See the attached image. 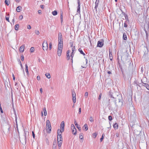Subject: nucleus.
I'll list each match as a JSON object with an SVG mask.
<instances>
[{
    "mask_svg": "<svg viewBox=\"0 0 149 149\" xmlns=\"http://www.w3.org/2000/svg\"><path fill=\"white\" fill-rule=\"evenodd\" d=\"M46 127L47 132L50 133L51 131V126L49 120H47L46 121Z\"/></svg>",
    "mask_w": 149,
    "mask_h": 149,
    "instance_id": "f257e3e1",
    "label": "nucleus"
},
{
    "mask_svg": "<svg viewBox=\"0 0 149 149\" xmlns=\"http://www.w3.org/2000/svg\"><path fill=\"white\" fill-rule=\"evenodd\" d=\"M42 49L44 50H47L48 49V45L47 42L45 40L42 44Z\"/></svg>",
    "mask_w": 149,
    "mask_h": 149,
    "instance_id": "f03ea898",
    "label": "nucleus"
},
{
    "mask_svg": "<svg viewBox=\"0 0 149 149\" xmlns=\"http://www.w3.org/2000/svg\"><path fill=\"white\" fill-rule=\"evenodd\" d=\"M71 129L72 130V133L74 134L75 135L76 134L77 130L76 129L73 124L71 125Z\"/></svg>",
    "mask_w": 149,
    "mask_h": 149,
    "instance_id": "7ed1b4c3",
    "label": "nucleus"
},
{
    "mask_svg": "<svg viewBox=\"0 0 149 149\" xmlns=\"http://www.w3.org/2000/svg\"><path fill=\"white\" fill-rule=\"evenodd\" d=\"M104 41L103 40L98 41L97 42V46L99 47H102L104 45Z\"/></svg>",
    "mask_w": 149,
    "mask_h": 149,
    "instance_id": "20e7f679",
    "label": "nucleus"
},
{
    "mask_svg": "<svg viewBox=\"0 0 149 149\" xmlns=\"http://www.w3.org/2000/svg\"><path fill=\"white\" fill-rule=\"evenodd\" d=\"M63 47H61L60 48L59 47H58V50H57V54L59 56H60L61 55V54L62 52V49Z\"/></svg>",
    "mask_w": 149,
    "mask_h": 149,
    "instance_id": "39448f33",
    "label": "nucleus"
},
{
    "mask_svg": "<svg viewBox=\"0 0 149 149\" xmlns=\"http://www.w3.org/2000/svg\"><path fill=\"white\" fill-rule=\"evenodd\" d=\"M78 6L77 7V12L78 13L80 14V3L79 2V0H78Z\"/></svg>",
    "mask_w": 149,
    "mask_h": 149,
    "instance_id": "423d86ee",
    "label": "nucleus"
},
{
    "mask_svg": "<svg viewBox=\"0 0 149 149\" xmlns=\"http://www.w3.org/2000/svg\"><path fill=\"white\" fill-rule=\"evenodd\" d=\"M63 40H58V47H59L60 48H61V47H63Z\"/></svg>",
    "mask_w": 149,
    "mask_h": 149,
    "instance_id": "0eeeda50",
    "label": "nucleus"
},
{
    "mask_svg": "<svg viewBox=\"0 0 149 149\" xmlns=\"http://www.w3.org/2000/svg\"><path fill=\"white\" fill-rule=\"evenodd\" d=\"M64 121H62L61 124L60 126V128L62 129V131H64Z\"/></svg>",
    "mask_w": 149,
    "mask_h": 149,
    "instance_id": "6e6552de",
    "label": "nucleus"
},
{
    "mask_svg": "<svg viewBox=\"0 0 149 149\" xmlns=\"http://www.w3.org/2000/svg\"><path fill=\"white\" fill-rule=\"evenodd\" d=\"M72 52L71 53V57L72 58L74 56V52L75 51L76 49L75 48V47L74 46L72 48Z\"/></svg>",
    "mask_w": 149,
    "mask_h": 149,
    "instance_id": "1a4fd4ad",
    "label": "nucleus"
},
{
    "mask_svg": "<svg viewBox=\"0 0 149 149\" xmlns=\"http://www.w3.org/2000/svg\"><path fill=\"white\" fill-rule=\"evenodd\" d=\"M58 40H63L62 35L61 32H59L58 34Z\"/></svg>",
    "mask_w": 149,
    "mask_h": 149,
    "instance_id": "9d476101",
    "label": "nucleus"
},
{
    "mask_svg": "<svg viewBox=\"0 0 149 149\" xmlns=\"http://www.w3.org/2000/svg\"><path fill=\"white\" fill-rule=\"evenodd\" d=\"M109 58L110 60L112 61L113 57L112 56V52L111 51L110 49H109Z\"/></svg>",
    "mask_w": 149,
    "mask_h": 149,
    "instance_id": "9b49d317",
    "label": "nucleus"
},
{
    "mask_svg": "<svg viewBox=\"0 0 149 149\" xmlns=\"http://www.w3.org/2000/svg\"><path fill=\"white\" fill-rule=\"evenodd\" d=\"M57 146L56 140L54 141L53 142V149H56Z\"/></svg>",
    "mask_w": 149,
    "mask_h": 149,
    "instance_id": "f8f14e48",
    "label": "nucleus"
},
{
    "mask_svg": "<svg viewBox=\"0 0 149 149\" xmlns=\"http://www.w3.org/2000/svg\"><path fill=\"white\" fill-rule=\"evenodd\" d=\"M24 45H23L20 47L19 50L20 52H24Z\"/></svg>",
    "mask_w": 149,
    "mask_h": 149,
    "instance_id": "ddd939ff",
    "label": "nucleus"
},
{
    "mask_svg": "<svg viewBox=\"0 0 149 149\" xmlns=\"http://www.w3.org/2000/svg\"><path fill=\"white\" fill-rule=\"evenodd\" d=\"M25 71L27 73V76H29V73L28 71V68L27 64L25 65Z\"/></svg>",
    "mask_w": 149,
    "mask_h": 149,
    "instance_id": "4468645a",
    "label": "nucleus"
},
{
    "mask_svg": "<svg viewBox=\"0 0 149 149\" xmlns=\"http://www.w3.org/2000/svg\"><path fill=\"white\" fill-rule=\"evenodd\" d=\"M142 85L145 87L147 89L149 90V85L147 83H143Z\"/></svg>",
    "mask_w": 149,
    "mask_h": 149,
    "instance_id": "2eb2a0df",
    "label": "nucleus"
},
{
    "mask_svg": "<svg viewBox=\"0 0 149 149\" xmlns=\"http://www.w3.org/2000/svg\"><path fill=\"white\" fill-rule=\"evenodd\" d=\"M57 141H62V138L61 134H59L57 136Z\"/></svg>",
    "mask_w": 149,
    "mask_h": 149,
    "instance_id": "dca6fc26",
    "label": "nucleus"
},
{
    "mask_svg": "<svg viewBox=\"0 0 149 149\" xmlns=\"http://www.w3.org/2000/svg\"><path fill=\"white\" fill-rule=\"evenodd\" d=\"M22 9V7L21 6H19L16 8V11L18 12H19Z\"/></svg>",
    "mask_w": 149,
    "mask_h": 149,
    "instance_id": "f3484780",
    "label": "nucleus"
},
{
    "mask_svg": "<svg viewBox=\"0 0 149 149\" xmlns=\"http://www.w3.org/2000/svg\"><path fill=\"white\" fill-rule=\"evenodd\" d=\"M100 0H96L95 2V9H97V8L98 6V4Z\"/></svg>",
    "mask_w": 149,
    "mask_h": 149,
    "instance_id": "a211bd4d",
    "label": "nucleus"
},
{
    "mask_svg": "<svg viewBox=\"0 0 149 149\" xmlns=\"http://www.w3.org/2000/svg\"><path fill=\"white\" fill-rule=\"evenodd\" d=\"M109 96L111 98H113L115 99H116V97H114L113 96V95H112V93L111 91H109Z\"/></svg>",
    "mask_w": 149,
    "mask_h": 149,
    "instance_id": "6ab92c4d",
    "label": "nucleus"
},
{
    "mask_svg": "<svg viewBox=\"0 0 149 149\" xmlns=\"http://www.w3.org/2000/svg\"><path fill=\"white\" fill-rule=\"evenodd\" d=\"M74 123L75 126H76V127L78 128V130L79 131H81V127H79L78 126V125L77 124V123L76 122V120H75V121H74Z\"/></svg>",
    "mask_w": 149,
    "mask_h": 149,
    "instance_id": "aec40b11",
    "label": "nucleus"
},
{
    "mask_svg": "<svg viewBox=\"0 0 149 149\" xmlns=\"http://www.w3.org/2000/svg\"><path fill=\"white\" fill-rule=\"evenodd\" d=\"M113 127L115 129H117L118 128V125L117 123H115L113 125Z\"/></svg>",
    "mask_w": 149,
    "mask_h": 149,
    "instance_id": "412c9836",
    "label": "nucleus"
},
{
    "mask_svg": "<svg viewBox=\"0 0 149 149\" xmlns=\"http://www.w3.org/2000/svg\"><path fill=\"white\" fill-rule=\"evenodd\" d=\"M71 51L70 50H68L67 51V56L68 60H69L70 58V56H69V53Z\"/></svg>",
    "mask_w": 149,
    "mask_h": 149,
    "instance_id": "4be33fe9",
    "label": "nucleus"
},
{
    "mask_svg": "<svg viewBox=\"0 0 149 149\" xmlns=\"http://www.w3.org/2000/svg\"><path fill=\"white\" fill-rule=\"evenodd\" d=\"M63 132V131H62V129H58L57 130L58 135H59V134H61V133Z\"/></svg>",
    "mask_w": 149,
    "mask_h": 149,
    "instance_id": "5701e85b",
    "label": "nucleus"
},
{
    "mask_svg": "<svg viewBox=\"0 0 149 149\" xmlns=\"http://www.w3.org/2000/svg\"><path fill=\"white\" fill-rule=\"evenodd\" d=\"M84 128V130H85L86 131L88 130V127L87 125L86 124H85L83 127V128Z\"/></svg>",
    "mask_w": 149,
    "mask_h": 149,
    "instance_id": "b1692460",
    "label": "nucleus"
},
{
    "mask_svg": "<svg viewBox=\"0 0 149 149\" xmlns=\"http://www.w3.org/2000/svg\"><path fill=\"white\" fill-rule=\"evenodd\" d=\"M43 111L44 112V115L45 116H46L47 114V112L46 110V109L45 107H44V108H43Z\"/></svg>",
    "mask_w": 149,
    "mask_h": 149,
    "instance_id": "393cba45",
    "label": "nucleus"
},
{
    "mask_svg": "<svg viewBox=\"0 0 149 149\" xmlns=\"http://www.w3.org/2000/svg\"><path fill=\"white\" fill-rule=\"evenodd\" d=\"M78 50L80 52L81 54H83L84 56L85 55V54L83 52V51L81 48H79L78 49Z\"/></svg>",
    "mask_w": 149,
    "mask_h": 149,
    "instance_id": "a878e982",
    "label": "nucleus"
},
{
    "mask_svg": "<svg viewBox=\"0 0 149 149\" xmlns=\"http://www.w3.org/2000/svg\"><path fill=\"white\" fill-rule=\"evenodd\" d=\"M45 75L46 76V77L47 78L49 79L50 78V75L49 73H46L45 74Z\"/></svg>",
    "mask_w": 149,
    "mask_h": 149,
    "instance_id": "bb28decb",
    "label": "nucleus"
},
{
    "mask_svg": "<svg viewBox=\"0 0 149 149\" xmlns=\"http://www.w3.org/2000/svg\"><path fill=\"white\" fill-rule=\"evenodd\" d=\"M19 27V25L18 24H16L15 26V29L16 30H18Z\"/></svg>",
    "mask_w": 149,
    "mask_h": 149,
    "instance_id": "cd10ccee",
    "label": "nucleus"
},
{
    "mask_svg": "<svg viewBox=\"0 0 149 149\" xmlns=\"http://www.w3.org/2000/svg\"><path fill=\"white\" fill-rule=\"evenodd\" d=\"M52 13L53 15L55 16L57 14V12L56 10H54L52 12Z\"/></svg>",
    "mask_w": 149,
    "mask_h": 149,
    "instance_id": "c85d7f7f",
    "label": "nucleus"
},
{
    "mask_svg": "<svg viewBox=\"0 0 149 149\" xmlns=\"http://www.w3.org/2000/svg\"><path fill=\"white\" fill-rule=\"evenodd\" d=\"M62 141H58V146H61L62 144Z\"/></svg>",
    "mask_w": 149,
    "mask_h": 149,
    "instance_id": "c756f323",
    "label": "nucleus"
},
{
    "mask_svg": "<svg viewBox=\"0 0 149 149\" xmlns=\"http://www.w3.org/2000/svg\"><path fill=\"white\" fill-rule=\"evenodd\" d=\"M76 94L75 93V95L74 97H72V100L74 103H75L76 102V98L75 97Z\"/></svg>",
    "mask_w": 149,
    "mask_h": 149,
    "instance_id": "7c9ffc66",
    "label": "nucleus"
},
{
    "mask_svg": "<svg viewBox=\"0 0 149 149\" xmlns=\"http://www.w3.org/2000/svg\"><path fill=\"white\" fill-rule=\"evenodd\" d=\"M5 4L7 6H8L10 3V1L9 0H5Z\"/></svg>",
    "mask_w": 149,
    "mask_h": 149,
    "instance_id": "2f4dec72",
    "label": "nucleus"
},
{
    "mask_svg": "<svg viewBox=\"0 0 149 149\" xmlns=\"http://www.w3.org/2000/svg\"><path fill=\"white\" fill-rule=\"evenodd\" d=\"M123 39L125 40H126L127 39V36L124 33L123 34Z\"/></svg>",
    "mask_w": 149,
    "mask_h": 149,
    "instance_id": "473e14b6",
    "label": "nucleus"
},
{
    "mask_svg": "<svg viewBox=\"0 0 149 149\" xmlns=\"http://www.w3.org/2000/svg\"><path fill=\"white\" fill-rule=\"evenodd\" d=\"M61 23H62L63 21V13H61Z\"/></svg>",
    "mask_w": 149,
    "mask_h": 149,
    "instance_id": "72a5a7b5",
    "label": "nucleus"
},
{
    "mask_svg": "<svg viewBox=\"0 0 149 149\" xmlns=\"http://www.w3.org/2000/svg\"><path fill=\"white\" fill-rule=\"evenodd\" d=\"M104 133H103L102 134V137L100 139V142H102V140L104 138Z\"/></svg>",
    "mask_w": 149,
    "mask_h": 149,
    "instance_id": "f704fd0d",
    "label": "nucleus"
},
{
    "mask_svg": "<svg viewBox=\"0 0 149 149\" xmlns=\"http://www.w3.org/2000/svg\"><path fill=\"white\" fill-rule=\"evenodd\" d=\"M70 45V47H71L72 48L74 46H73V42L72 41H71L69 43Z\"/></svg>",
    "mask_w": 149,
    "mask_h": 149,
    "instance_id": "c9c22d12",
    "label": "nucleus"
},
{
    "mask_svg": "<svg viewBox=\"0 0 149 149\" xmlns=\"http://www.w3.org/2000/svg\"><path fill=\"white\" fill-rule=\"evenodd\" d=\"M79 138L81 139H83V134L82 133H81L80 134Z\"/></svg>",
    "mask_w": 149,
    "mask_h": 149,
    "instance_id": "e433bc0d",
    "label": "nucleus"
},
{
    "mask_svg": "<svg viewBox=\"0 0 149 149\" xmlns=\"http://www.w3.org/2000/svg\"><path fill=\"white\" fill-rule=\"evenodd\" d=\"M34 47H31L30 50V52H34Z\"/></svg>",
    "mask_w": 149,
    "mask_h": 149,
    "instance_id": "4c0bfd02",
    "label": "nucleus"
},
{
    "mask_svg": "<svg viewBox=\"0 0 149 149\" xmlns=\"http://www.w3.org/2000/svg\"><path fill=\"white\" fill-rule=\"evenodd\" d=\"M127 21H126L125 22V23H124V27H127Z\"/></svg>",
    "mask_w": 149,
    "mask_h": 149,
    "instance_id": "58836bf2",
    "label": "nucleus"
},
{
    "mask_svg": "<svg viewBox=\"0 0 149 149\" xmlns=\"http://www.w3.org/2000/svg\"><path fill=\"white\" fill-rule=\"evenodd\" d=\"M15 120L16 123V124L17 125V115L16 114V113H15Z\"/></svg>",
    "mask_w": 149,
    "mask_h": 149,
    "instance_id": "ea45409f",
    "label": "nucleus"
},
{
    "mask_svg": "<svg viewBox=\"0 0 149 149\" xmlns=\"http://www.w3.org/2000/svg\"><path fill=\"white\" fill-rule=\"evenodd\" d=\"M90 121L91 122H93L94 121V120H93V118L92 116H90Z\"/></svg>",
    "mask_w": 149,
    "mask_h": 149,
    "instance_id": "a19ab883",
    "label": "nucleus"
},
{
    "mask_svg": "<svg viewBox=\"0 0 149 149\" xmlns=\"http://www.w3.org/2000/svg\"><path fill=\"white\" fill-rule=\"evenodd\" d=\"M35 33L37 35H38L40 33L39 31L37 30L35 31Z\"/></svg>",
    "mask_w": 149,
    "mask_h": 149,
    "instance_id": "79ce46f5",
    "label": "nucleus"
},
{
    "mask_svg": "<svg viewBox=\"0 0 149 149\" xmlns=\"http://www.w3.org/2000/svg\"><path fill=\"white\" fill-rule=\"evenodd\" d=\"M93 136H94V137L95 138L97 135V133L95 132V133L93 134Z\"/></svg>",
    "mask_w": 149,
    "mask_h": 149,
    "instance_id": "37998d69",
    "label": "nucleus"
},
{
    "mask_svg": "<svg viewBox=\"0 0 149 149\" xmlns=\"http://www.w3.org/2000/svg\"><path fill=\"white\" fill-rule=\"evenodd\" d=\"M52 44L51 43H50L49 46V49L51 50L52 49Z\"/></svg>",
    "mask_w": 149,
    "mask_h": 149,
    "instance_id": "c03bdc74",
    "label": "nucleus"
},
{
    "mask_svg": "<svg viewBox=\"0 0 149 149\" xmlns=\"http://www.w3.org/2000/svg\"><path fill=\"white\" fill-rule=\"evenodd\" d=\"M108 119L109 120H111L112 119V117L111 116H108Z\"/></svg>",
    "mask_w": 149,
    "mask_h": 149,
    "instance_id": "a18cd8bd",
    "label": "nucleus"
},
{
    "mask_svg": "<svg viewBox=\"0 0 149 149\" xmlns=\"http://www.w3.org/2000/svg\"><path fill=\"white\" fill-rule=\"evenodd\" d=\"M88 92H86L85 93V96L86 97H88Z\"/></svg>",
    "mask_w": 149,
    "mask_h": 149,
    "instance_id": "49530a36",
    "label": "nucleus"
},
{
    "mask_svg": "<svg viewBox=\"0 0 149 149\" xmlns=\"http://www.w3.org/2000/svg\"><path fill=\"white\" fill-rule=\"evenodd\" d=\"M6 20L8 22H9V17L6 16Z\"/></svg>",
    "mask_w": 149,
    "mask_h": 149,
    "instance_id": "de8ad7c7",
    "label": "nucleus"
},
{
    "mask_svg": "<svg viewBox=\"0 0 149 149\" xmlns=\"http://www.w3.org/2000/svg\"><path fill=\"white\" fill-rule=\"evenodd\" d=\"M23 17V16L22 15H20L19 16V19L20 20H21L22 19Z\"/></svg>",
    "mask_w": 149,
    "mask_h": 149,
    "instance_id": "09e8293b",
    "label": "nucleus"
},
{
    "mask_svg": "<svg viewBox=\"0 0 149 149\" xmlns=\"http://www.w3.org/2000/svg\"><path fill=\"white\" fill-rule=\"evenodd\" d=\"M18 61L19 62V63L20 64V66L22 68V63H21V62L20 61V59H18Z\"/></svg>",
    "mask_w": 149,
    "mask_h": 149,
    "instance_id": "8fccbe9b",
    "label": "nucleus"
},
{
    "mask_svg": "<svg viewBox=\"0 0 149 149\" xmlns=\"http://www.w3.org/2000/svg\"><path fill=\"white\" fill-rule=\"evenodd\" d=\"M116 99H114V102L116 105V106L117 107V105L116 104Z\"/></svg>",
    "mask_w": 149,
    "mask_h": 149,
    "instance_id": "3c124183",
    "label": "nucleus"
},
{
    "mask_svg": "<svg viewBox=\"0 0 149 149\" xmlns=\"http://www.w3.org/2000/svg\"><path fill=\"white\" fill-rule=\"evenodd\" d=\"M27 28L28 29H31V26L30 25H29L27 26Z\"/></svg>",
    "mask_w": 149,
    "mask_h": 149,
    "instance_id": "603ef678",
    "label": "nucleus"
},
{
    "mask_svg": "<svg viewBox=\"0 0 149 149\" xmlns=\"http://www.w3.org/2000/svg\"><path fill=\"white\" fill-rule=\"evenodd\" d=\"M21 60L22 61H24V57L23 56V55H22L21 56Z\"/></svg>",
    "mask_w": 149,
    "mask_h": 149,
    "instance_id": "864d4df0",
    "label": "nucleus"
},
{
    "mask_svg": "<svg viewBox=\"0 0 149 149\" xmlns=\"http://www.w3.org/2000/svg\"><path fill=\"white\" fill-rule=\"evenodd\" d=\"M0 111L1 112V113H3V111L2 110V108L1 106H0Z\"/></svg>",
    "mask_w": 149,
    "mask_h": 149,
    "instance_id": "5fc2aeb1",
    "label": "nucleus"
},
{
    "mask_svg": "<svg viewBox=\"0 0 149 149\" xmlns=\"http://www.w3.org/2000/svg\"><path fill=\"white\" fill-rule=\"evenodd\" d=\"M102 95V94L101 93H100V94L99 97H98V100H100V99L101 98V97Z\"/></svg>",
    "mask_w": 149,
    "mask_h": 149,
    "instance_id": "6e6d98bb",
    "label": "nucleus"
},
{
    "mask_svg": "<svg viewBox=\"0 0 149 149\" xmlns=\"http://www.w3.org/2000/svg\"><path fill=\"white\" fill-rule=\"evenodd\" d=\"M37 79L38 80H40V77L39 76H38L37 77Z\"/></svg>",
    "mask_w": 149,
    "mask_h": 149,
    "instance_id": "4d7b16f0",
    "label": "nucleus"
},
{
    "mask_svg": "<svg viewBox=\"0 0 149 149\" xmlns=\"http://www.w3.org/2000/svg\"><path fill=\"white\" fill-rule=\"evenodd\" d=\"M32 135H33V138H35V134L34 133V132L33 131L32 132Z\"/></svg>",
    "mask_w": 149,
    "mask_h": 149,
    "instance_id": "13d9d810",
    "label": "nucleus"
},
{
    "mask_svg": "<svg viewBox=\"0 0 149 149\" xmlns=\"http://www.w3.org/2000/svg\"><path fill=\"white\" fill-rule=\"evenodd\" d=\"M81 108H80L79 109V113L80 114L81 113Z\"/></svg>",
    "mask_w": 149,
    "mask_h": 149,
    "instance_id": "bf43d9fd",
    "label": "nucleus"
},
{
    "mask_svg": "<svg viewBox=\"0 0 149 149\" xmlns=\"http://www.w3.org/2000/svg\"><path fill=\"white\" fill-rule=\"evenodd\" d=\"M74 93L75 94V92L74 91H72V97H74Z\"/></svg>",
    "mask_w": 149,
    "mask_h": 149,
    "instance_id": "052dcab7",
    "label": "nucleus"
},
{
    "mask_svg": "<svg viewBox=\"0 0 149 149\" xmlns=\"http://www.w3.org/2000/svg\"><path fill=\"white\" fill-rule=\"evenodd\" d=\"M13 80H15V77L14 75L13 74Z\"/></svg>",
    "mask_w": 149,
    "mask_h": 149,
    "instance_id": "680f3d73",
    "label": "nucleus"
},
{
    "mask_svg": "<svg viewBox=\"0 0 149 149\" xmlns=\"http://www.w3.org/2000/svg\"><path fill=\"white\" fill-rule=\"evenodd\" d=\"M40 91L41 93H42V88L40 89Z\"/></svg>",
    "mask_w": 149,
    "mask_h": 149,
    "instance_id": "e2e57ef3",
    "label": "nucleus"
},
{
    "mask_svg": "<svg viewBox=\"0 0 149 149\" xmlns=\"http://www.w3.org/2000/svg\"><path fill=\"white\" fill-rule=\"evenodd\" d=\"M38 13H39V14H41V10H39L38 11Z\"/></svg>",
    "mask_w": 149,
    "mask_h": 149,
    "instance_id": "0e129e2a",
    "label": "nucleus"
},
{
    "mask_svg": "<svg viewBox=\"0 0 149 149\" xmlns=\"http://www.w3.org/2000/svg\"><path fill=\"white\" fill-rule=\"evenodd\" d=\"M40 6L42 9H43L44 8V7L43 5H41Z\"/></svg>",
    "mask_w": 149,
    "mask_h": 149,
    "instance_id": "69168bd1",
    "label": "nucleus"
},
{
    "mask_svg": "<svg viewBox=\"0 0 149 149\" xmlns=\"http://www.w3.org/2000/svg\"><path fill=\"white\" fill-rule=\"evenodd\" d=\"M107 73L108 74H111V71H108Z\"/></svg>",
    "mask_w": 149,
    "mask_h": 149,
    "instance_id": "338daca9",
    "label": "nucleus"
},
{
    "mask_svg": "<svg viewBox=\"0 0 149 149\" xmlns=\"http://www.w3.org/2000/svg\"><path fill=\"white\" fill-rule=\"evenodd\" d=\"M10 127H9L8 128V131H10Z\"/></svg>",
    "mask_w": 149,
    "mask_h": 149,
    "instance_id": "774afa93",
    "label": "nucleus"
}]
</instances>
